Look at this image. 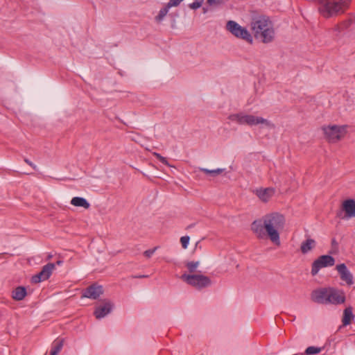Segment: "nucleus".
I'll return each mask as SVG.
<instances>
[{
	"instance_id": "c85d7f7f",
	"label": "nucleus",
	"mask_w": 355,
	"mask_h": 355,
	"mask_svg": "<svg viewBox=\"0 0 355 355\" xmlns=\"http://www.w3.org/2000/svg\"><path fill=\"white\" fill-rule=\"evenodd\" d=\"M202 1H193L192 3H190L189 5V7L191 9L196 10L197 8H199L202 5Z\"/></svg>"
},
{
	"instance_id": "393cba45",
	"label": "nucleus",
	"mask_w": 355,
	"mask_h": 355,
	"mask_svg": "<svg viewBox=\"0 0 355 355\" xmlns=\"http://www.w3.org/2000/svg\"><path fill=\"white\" fill-rule=\"evenodd\" d=\"M199 264V261H190L186 264V266L190 272H194Z\"/></svg>"
},
{
	"instance_id": "9b49d317",
	"label": "nucleus",
	"mask_w": 355,
	"mask_h": 355,
	"mask_svg": "<svg viewBox=\"0 0 355 355\" xmlns=\"http://www.w3.org/2000/svg\"><path fill=\"white\" fill-rule=\"evenodd\" d=\"M329 287L320 288L312 291L311 294V299L314 302L318 304H327V299L329 298Z\"/></svg>"
},
{
	"instance_id": "f03ea898",
	"label": "nucleus",
	"mask_w": 355,
	"mask_h": 355,
	"mask_svg": "<svg viewBox=\"0 0 355 355\" xmlns=\"http://www.w3.org/2000/svg\"><path fill=\"white\" fill-rule=\"evenodd\" d=\"M251 29L255 38L260 39L263 43H269L274 40L275 30L272 21L266 15L254 16L251 21Z\"/></svg>"
},
{
	"instance_id": "2f4dec72",
	"label": "nucleus",
	"mask_w": 355,
	"mask_h": 355,
	"mask_svg": "<svg viewBox=\"0 0 355 355\" xmlns=\"http://www.w3.org/2000/svg\"><path fill=\"white\" fill-rule=\"evenodd\" d=\"M148 275H138V276H132V278H144L148 277Z\"/></svg>"
},
{
	"instance_id": "6e6552de",
	"label": "nucleus",
	"mask_w": 355,
	"mask_h": 355,
	"mask_svg": "<svg viewBox=\"0 0 355 355\" xmlns=\"http://www.w3.org/2000/svg\"><path fill=\"white\" fill-rule=\"evenodd\" d=\"M336 215L342 219H349L355 217V200L347 199L343 201L340 209Z\"/></svg>"
},
{
	"instance_id": "6ab92c4d",
	"label": "nucleus",
	"mask_w": 355,
	"mask_h": 355,
	"mask_svg": "<svg viewBox=\"0 0 355 355\" xmlns=\"http://www.w3.org/2000/svg\"><path fill=\"white\" fill-rule=\"evenodd\" d=\"M315 247V241L313 239H307L303 241L300 246L302 254H306Z\"/></svg>"
},
{
	"instance_id": "f257e3e1",
	"label": "nucleus",
	"mask_w": 355,
	"mask_h": 355,
	"mask_svg": "<svg viewBox=\"0 0 355 355\" xmlns=\"http://www.w3.org/2000/svg\"><path fill=\"white\" fill-rule=\"evenodd\" d=\"M285 225V218L282 214L275 212L264 216L262 219L255 220L251 224V230L259 239L268 236L270 240L277 245H280L279 232Z\"/></svg>"
},
{
	"instance_id": "ddd939ff",
	"label": "nucleus",
	"mask_w": 355,
	"mask_h": 355,
	"mask_svg": "<svg viewBox=\"0 0 355 355\" xmlns=\"http://www.w3.org/2000/svg\"><path fill=\"white\" fill-rule=\"evenodd\" d=\"M336 270L340 275V279L345 282L347 284H353V275L347 269L345 263H340L336 266Z\"/></svg>"
},
{
	"instance_id": "a878e982",
	"label": "nucleus",
	"mask_w": 355,
	"mask_h": 355,
	"mask_svg": "<svg viewBox=\"0 0 355 355\" xmlns=\"http://www.w3.org/2000/svg\"><path fill=\"white\" fill-rule=\"evenodd\" d=\"M153 155L164 165L170 166L166 158L162 156L159 153L154 152Z\"/></svg>"
},
{
	"instance_id": "20e7f679",
	"label": "nucleus",
	"mask_w": 355,
	"mask_h": 355,
	"mask_svg": "<svg viewBox=\"0 0 355 355\" xmlns=\"http://www.w3.org/2000/svg\"><path fill=\"white\" fill-rule=\"evenodd\" d=\"M231 121H236L240 125H256L259 124H264L266 126L272 127L273 125L267 119L261 116H256L251 114H245L243 113H239L231 114L229 116Z\"/></svg>"
},
{
	"instance_id": "bb28decb",
	"label": "nucleus",
	"mask_w": 355,
	"mask_h": 355,
	"mask_svg": "<svg viewBox=\"0 0 355 355\" xmlns=\"http://www.w3.org/2000/svg\"><path fill=\"white\" fill-rule=\"evenodd\" d=\"M190 238L189 236H184L180 238V242L184 249L187 248Z\"/></svg>"
},
{
	"instance_id": "1a4fd4ad",
	"label": "nucleus",
	"mask_w": 355,
	"mask_h": 355,
	"mask_svg": "<svg viewBox=\"0 0 355 355\" xmlns=\"http://www.w3.org/2000/svg\"><path fill=\"white\" fill-rule=\"evenodd\" d=\"M335 264V259L330 255H322L315 259L311 266V275H316L322 268L333 266Z\"/></svg>"
},
{
	"instance_id": "7ed1b4c3",
	"label": "nucleus",
	"mask_w": 355,
	"mask_h": 355,
	"mask_svg": "<svg viewBox=\"0 0 355 355\" xmlns=\"http://www.w3.org/2000/svg\"><path fill=\"white\" fill-rule=\"evenodd\" d=\"M348 6L347 1H318L320 13L328 18L344 12Z\"/></svg>"
},
{
	"instance_id": "a211bd4d",
	"label": "nucleus",
	"mask_w": 355,
	"mask_h": 355,
	"mask_svg": "<svg viewBox=\"0 0 355 355\" xmlns=\"http://www.w3.org/2000/svg\"><path fill=\"white\" fill-rule=\"evenodd\" d=\"M354 315L352 312L351 306L347 307L344 309L343 316L342 319L343 326H347L351 324L354 320Z\"/></svg>"
},
{
	"instance_id": "aec40b11",
	"label": "nucleus",
	"mask_w": 355,
	"mask_h": 355,
	"mask_svg": "<svg viewBox=\"0 0 355 355\" xmlns=\"http://www.w3.org/2000/svg\"><path fill=\"white\" fill-rule=\"evenodd\" d=\"M26 295V289L24 286L17 287L12 293V297L17 301L22 300Z\"/></svg>"
},
{
	"instance_id": "9d476101",
	"label": "nucleus",
	"mask_w": 355,
	"mask_h": 355,
	"mask_svg": "<svg viewBox=\"0 0 355 355\" xmlns=\"http://www.w3.org/2000/svg\"><path fill=\"white\" fill-rule=\"evenodd\" d=\"M55 265L52 263H49L43 266L42 270L37 275L32 277V282L37 284L40 283L42 281H44L48 279L53 270L55 269Z\"/></svg>"
},
{
	"instance_id": "f704fd0d",
	"label": "nucleus",
	"mask_w": 355,
	"mask_h": 355,
	"mask_svg": "<svg viewBox=\"0 0 355 355\" xmlns=\"http://www.w3.org/2000/svg\"><path fill=\"white\" fill-rule=\"evenodd\" d=\"M51 258H52V255L51 254L48 255V257H47L48 259H50Z\"/></svg>"
},
{
	"instance_id": "f3484780",
	"label": "nucleus",
	"mask_w": 355,
	"mask_h": 355,
	"mask_svg": "<svg viewBox=\"0 0 355 355\" xmlns=\"http://www.w3.org/2000/svg\"><path fill=\"white\" fill-rule=\"evenodd\" d=\"M180 2L181 1H169L163 8L159 10L158 15L155 17V21L158 23L161 22L168 12V10L171 7L178 6Z\"/></svg>"
},
{
	"instance_id": "412c9836",
	"label": "nucleus",
	"mask_w": 355,
	"mask_h": 355,
	"mask_svg": "<svg viewBox=\"0 0 355 355\" xmlns=\"http://www.w3.org/2000/svg\"><path fill=\"white\" fill-rule=\"evenodd\" d=\"M71 204L75 207H80L85 209H89L90 207L89 203L87 200L82 197H74L71 200Z\"/></svg>"
},
{
	"instance_id": "2eb2a0df",
	"label": "nucleus",
	"mask_w": 355,
	"mask_h": 355,
	"mask_svg": "<svg viewBox=\"0 0 355 355\" xmlns=\"http://www.w3.org/2000/svg\"><path fill=\"white\" fill-rule=\"evenodd\" d=\"M255 193L261 201L266 202L275 194V189L271 187H268L265 189L260 188L256 189Z\"/></svg>"
},
{
	"instance_id": "72a5a7b5",
	"label": "nucleus",
	"mask_w": 355,
	"mask_h": 355,
	"mask_svg": "<svg viewBox=\"0 0 355 355\" xmlns=\"http://www.w3.org/2000/svg\"><path fill=\"white\" fill-rule=\"evenodd\" d=\"M193 226H194V224H191V225H189L187 227V228H191V227H193Z\"/></svg>"
},
{
	"instance_id": "0eeeda50",
	"label": "nucleus",
	"mask_w": 355,
	"mask_h": 355,
	"mask_svg": "<svg viewBox=\"0 0 355 355\" xmlns=\"http://www.w3.org/2000/svg\"><path fill=\"white\" fill-rule=\"evenodd\" d=\"M324 133L329 142H336L345 135V128L336 125L322 128Z\"/></svg>"
},
{
	"instance_id": "cd10ccee",
	"label": "nucleus",
	"mask_w": 355,
	"mask_h": 355,
	"mask_svg": "<svg viewBox=\"0 0 355 355\" xmlns=\"http://www.w3.org/2000/svg\"><path fill=\"white\" fill-rule=\"evenodd\" d=\"M157 247H155L153 249L147 250L144 251V255L147 258H150L155 253V252L157 250Z\"/></svg>"
},
{
	"instance_id": "b1692460",
	"label": "nucleus",
	"mask_w": 355,
	"mask_h": 355,
	"mask_svg": "<svg viewBox=\"0 0 355 355\" xmlns=\"http://www.w3.org/2000/svg\"><path fill=\"white\" fill-rule=\"evenodd\" d=\"M322 351L321 347H314V346H310L307 347L305 350V354L306 355H313V354H318Z\"/></svg>"
},
{
	"instance_id": "4be33fe9",
	"label": "nucleus",
	"mask_w": 355,
	"mask_h": 355,
	"mask_svg": "<svg viewBox=\"0 0 355 355\" xmlns=\"http://www.w3.org/2000/svg\"><path fill=\"white\" fill-rule=\"evenodd\" d=\"M64 345V340H55L52 345V349L51 351V355H58V353L62 349Z\"/></svg>"
},
{
	"instance_id": "5701e85b",
	"label": "nucleus",
	"mask_w": 355,
	"mask_h": 355,
	"mask_svg": "<svg viewBox=\"0 0 355 355\" xmlns=\"http://www.w3.org/2000/svg\"><path fill=\"white\" fill-rule=\"evenodd\" d=\"M199 170L211 177H216V176L221 174L225 171V168H216V169L209 170V169H207L205 168H200Z\"/></svg>"
},
{
	"instance_id": "c756f323",
	"label": "nucleus",
	"mask_w": 355,
	"mask_h": 355,
	"mask_svg": "<svg viewBox=\"0 0 355 355\" xmlns=\"http://www.w3.org/2000/svg\"><path fill=\"white\" fill-rule=\"evenodd\" d=\"M220 1H207L208 3V6H203L202 8V10H203V13H207L208 11H209V7L211 6H214V5H216L218 3H219Z\"/></svg>"
},
{
	"instance_id": "423d86ee",
	"label": "nucleus",
	"mask_w": 355,
	"mask_h": 355,
	"mask_svg": "<svg viewBox=\"0 0 355 355\" xmlns=\"http://www.w3.org/2000/svg\"><path fill=\"white\" fill-rule=\"evenodd\" d=\"M181 279L188 284L201 289L211 284L210 278L202 275H182Z\"/></svg>"
},
{
	"instance_id": "39448f33",
	"label": "nucleus",
	"mask_w": 355,
	"mask_h": 355,
	"mask_svg": "<svg viewBox=\"0 0 355 355\" xmlns=\"http://www.w3.org/2000/svg\"><path fill=\"white\" fill-rule=\"evenodd\" d=\"M226 29L234 37L244 40L250 44L252 43L253 39L249 31L236 21L232 20L228 21L226 24Z\"/></svg>"
},
{
	"instance_id": "7c9ffc66",
	"label": "nucleus",
	"mask_w": 355,
	"mask_h": 355,
	"mask_svg": "<svg viewBox=\"0 0 355 355\" xmlns=\"http://www.w3.org/2000/svg\"><path fill=\"white\" fill-rule=\"evenodd\" d=\"M24 162L28 164L29 166H31L33 169L36 170L37 168V166L36 165H35L32 162H31L27 158H25L24 159Z\"/></svg>"
},
{
	"instance_id": "4468645a",
	"label": "nucleus",
	"mask_w": 355,
	"mask_h": 355,
	"mask_svg": "<svg viewBox=\"0 0 355 355\" xmlns=\"http://www.w3.org/2000/svg\"><path fill=\"white\" fill-rule=\"evenodd\" d=\"M103 287L101 286H97L96 284H93L88 288H87L85 291L83 296L85 297L90 298L96 300L97 299L101 294H103Z\"/></svg>"
},
{
	"instance_id": "dca6fc26",
	"label": "nucleus",
	"mask_w": 355,
	"mask_h": 355,
	"mask_svg": "<svg viewBox=\"0 0 355 355\" xmlns=\"http://www.w3.org/2000/svg\"><path fill=\"white\" fill-rule=\"evenodd\" d=\"M112 309V304L110 302H105L103 305L96 308L94 315L97 319H101L109 314Z\"/></svg>"
},
{
	"instance_id": "f8f14e48",
	"label": "nucleus",
	"mask_w": 355,
	"mask_h": 355,
	"mask_svg": "<svg viewBox=\"0 0 355 355\" xmlns=\"http://www.w3.org/2000/svg\"><path fill=\"white\" fill-rule=\"evenodd\" d=\"M345 301V293L341 290L329 287V298L327 304H340Z\"/></svg>"
},
{
	"instance_id": "473e14b6",
	"label": "nucleus",
	"mask_w": 355,
	"mask_h": 355,
	"mask_svg": "<svg viewBox=\"0 0 355 355\" xmlns=\"http://www.w3.org/2000/svg\"><path fill=\"white\" fill-rule=\"evenodd\" d=\"M62 263H63V261H62L59 260V261H58L56 262V264H57V265H58V266H60V265H62Z\"/></svg>"
}]
</instances>
